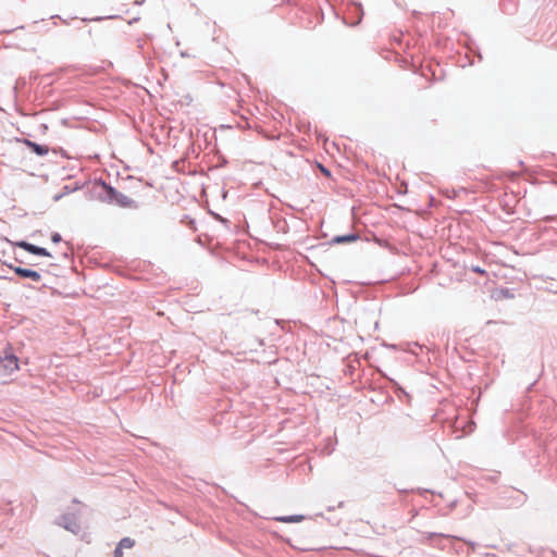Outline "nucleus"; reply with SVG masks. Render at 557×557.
Instances as JSON below:
<instances>
[{
    "instance_id": "obj_3",
    "label": "nucleus",
    "mask_w": 557,
    "mask_h": 557,
    "mask_svg": "<svg viewBox=\"0 0 557 557\" xmlns=\"http://www.w3.org/2000/svg\"><path fill=\"white\" fill-rule=\"evenodd\" d=\"M13 271L21 277L30 278L35 282H39L41 280V275L37 271L30 269L15 267L13 268Z\"/></svg>"
},
{
    "instance_id": "obj_1",
    "label": "nucleus",
    "mask_w": 557,
    "mask_h": 557,
    "mask_svg": "<svg viewBox=\"0 0 557 557\" xmlns=\"http://www.w3.org/2000/svg\"><path fill=\"white\" fill-rule=\"evenodd\" d=\"M18 370V358L5 351L4 356L0 359V375L9 376Z\"/></svg>"
},
{
    "instance_id": "obj_7",
    "label": "nucleus",
    "mask_w": 557,
    "mask_h": 557,
    "mask_svg": "<svg viewBox=\"0 0 557 557\" xmlns=\"http://www.w3.org/2000/svg\"><path fill=\"white\" fill-rule=\"evenodd\" d=\"M304 519L302 516H285V517H278L276 518L277 521L281 522H300Z\"/></svg>"
},
{
    "instance_id": "obj_11",
    "label": "nucleus",
    "mask_w": 557,
    "mask_h": 557,
    "mask_svg": "<svg viewBox=\"0 0 557 557\" xmlns=\"http://www.w3.org/2000/svg\"><path fill=\"white\" fill-rule=\"evenodd\" d=\"M320 169H321L322 173H324L326 176H329V175H330L329 170H326L325 168H323V166H321V165H320Z\"/></svg>"
},
{
    "instance_id": "obj_8",
    "label": "nucleus",
    "mask_w": 557,
    "mask_h": 557,
    "mask_svg": "<svg viewBox=\"0 0 557 557\" xmlns=\"http://www.w3.org/2000/svg\"><path fill=\"white\" fill-rule=\"evenodd\" d=\"M134 546V541L129 537H124L120 541L117 547H121V550L123 548H132Z\"/></svg>"
},
{
    "instance_id": "obj_2",
    "label": "nucleus",
    "mask_w": 557,
    "mask_h": 557,
    "mask_svg": "<svg viewBox=\"0 0 557 557\" xmlns=\"http://www.w3.org/2000/svg\"><path fill=\"white\" fill-rule=\"evenodd\" d=\"M17 246L23 248L25 251L36 255V256H42V257H49V258L52 257V255L46 248L35 246L27 242H20L17 244Z\"/></svg>"
},
{
    "instance_id": "obj_5",
    "label": "nucleus",
    "mask_w": 557,
    "mask_h": 557,
    "mask_svg": "<svg viewBox=\"0 0 557 557\" xmlns=\"http://www.w3.org/2000/svg\"><path fill=\"white\" fill-rule=\"evenodd\" d=\"M359 238L357 234H349L344 236H336L333 238V243L335 244H345V243H354Z\"/></svg>"
},
{
    "instance_id": "obj_10",
    "label": "nucleus",
    "mask_w": 557,
    "mask_h": 557,
    "mask_svg": "<svg viewBox=\"0 0 557 557\" xmlns=\"http://www.w3.org/2000/svg\"><path fill=\"white\" fill-rule=\"evenodd\" d=\"M114 557H123V552L121 550V547L115 548Z\"/></svg>"
},
{
    "instance_id": "obj_4",
    "label": "nucleus",
    "mask_w": 557,
    "mask_h": 557,
    "mask_svg": "<svg viewBox=\"0 0 557 557\" xmlns=\"http://www.w3.org/2000/svg\"><path fill=\"white\" fill-rule=\"evenodd\" d=\"M25 144L38 156H46L49 152V148L47 146L38 145L30 140H25Z\"/></svg>"
},
{
    "instance_id": "obj_9",
    "label": "nucleus",
    "mask_w": 557,
    "mask_h": 557,
    "mask_svg": "<svg viewBox=\"0 0 557 557\" xmlns=\"http://www.w3.org/2000/svg\"><path fill=\"white\" fill-rule=\"evenodd\" d=\"M51 240H52V243L58 244L62 240V237L59 233H53L51 235Z\"/></svg>"
},
{
    "instance_id": "obj_6",
    "label": "nucleus",
    "mask_w": 557,
    "mask_h": 557,
    "mask_svg": "<svg viewBox=\"0 0 557 557\" xmlns=\"http://www.w3.org/2000/svg\"><path fill=\"white\" fill-rule=\"evenodd\" d=\"M112 199H113L116 203H119V205H121V206H123V207H129V206H132V203H133V200H132L131 198H128V197H126V196H123V195H116V194H114V195H113V197H112Z\"/></svg>"
}]
</instances>
